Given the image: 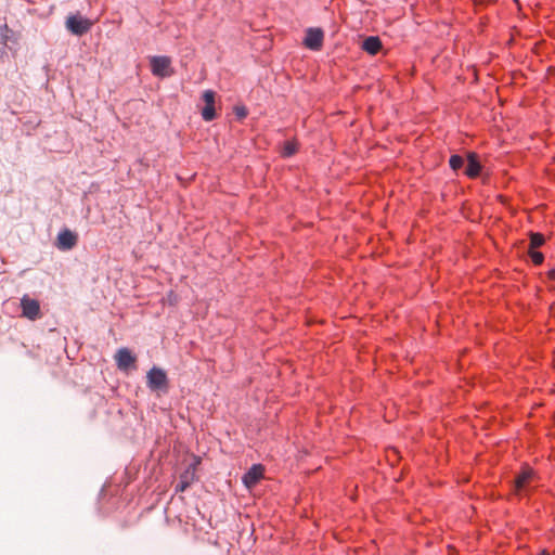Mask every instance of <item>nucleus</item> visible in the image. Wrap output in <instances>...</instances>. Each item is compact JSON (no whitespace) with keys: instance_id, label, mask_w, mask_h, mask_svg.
<instances>
[{"instance_id":"obj_6","label":"nucleus","mask_w":555,"mask_h":555,"mask_svg":"<svg viewBox=\"0 0 555 555\" xmlns=\"http://www.w3.org/2000/svg\"><path fill=\"white\" fill-rule=\"evenodd\" d=\"M77 244V235L70 230H63L57 234L56 247L61 250H69Z\"/></svg>"},{"instance_id":"obj_14","label":"nucleus","mask_w":555,"mask_h":555,"mask_svg":"<svg viewBox=\"0 0 555 555\" xmlns=\"http://www.w3.org/2000/svg\"><path fill=\"white\" fill-rule=\"evenodd\" d=\"M297 152V143L295 141H287L283 145L282 155L289 157Z\"/></svg>"},{"instance_id":"obj_9","label":"nucleus","mask_w":555,"mask_h":555,"mask_svg":"<svg viewBox=\"0 0 555 555\" xmlns=\"http://www.w3.org/2000/svg\"><path fill=\"white\" fill-rule=\"evenodd\" d=\"M263 476V468L261 465H253L248 472L243 476V483L247 488H253Z\"/></svg>"},{"instance_id":"obj_13","label":"nucleus","mask_w":555,"mask_h":555,"mask_svg":"<svg viewBox=\"0 0 555 555\" xmlns=\"http://www.w3.org/2000/svg\"><path fill=\"white\" fill-rule=\"evenodd\" d=\"M362 49L371 55H375L382 49V41L378 37L371 36L363 40Z\"/></svg>"},{"instance_id":"obj_5","label":"nucleus","mask_w":555,"mask_h":555,"mask_svg":"<svg viewBox=\"0 0 555 555\" xmlns=\"http://www.w3.org/2000/svg\"><path fill=\"white\" fill-rule=\"evenodd\" d=\"M324 34L321 28H309L304 40L305 46L313 51H318L323 46Z\"/></svg>"},{"instance_id":"obj_20","label":"nucleus","mask_w":555,"mask_h":555,"mask_svg":"<svg viewBox=\"0 0 555 555\" xmlns=\"http://www.w3.org/2000/svg\"><path fill=\"white\" fill-rule=\"evenodd\" d=\"M548 276H550V279L555 280V269H553L548 272Z\"/></svg>"},{"instance_id":"obj_7","label":"nucleus","mask_w":555,"mask_h":555,"mask_svg":"<svg viewBox=\"0 0 555 555\" xmlns=\"http://www.w3.org/2000/svg\"><path fill=\"white\" fill-rule=\"evenodd\" d=\"M115 360L118 369L127 371L134 365L137 358L128 348H120L115 354Z\"/></svg>"},{"instance_id":"obj_4","label":"nucleus","mask_w":555,"mask_h":555,"mask_svg":"<svg viewBox=\"0 0 555 555\" xmlns=\"http://www.w3.org/2000/svg\"><path fill=\"white\" fill-rule=\"evenodd\" d=\"M151 69L155 76H170L172 73L170 70V59L167 56H153L151 59Z\"/></svg>"},{"instance_id":"obj_12","label":"nucleus","mask_w":555,"mask_h":555,"mask_svg":"<svg viewBox=\"0 0 555 555\" xmlns=\"http://www.w3.org/2000/svg\"><path fill=\"white\" fill-rule=\"evenodd\" d=\"M481 166L479 164L478 157L475 153H469L467 156V166L465 169V173L469 178H476L480 172Z\"/></svg>"},{"instance_id":"obj_2","label":"nucleus","mask_w":555,"mask_h":555,"mask_svg":"<svg viewBox=\"0 0 555 555\" xmlns=\"http://www.w3.org/2000/svg\"><path fill=\"white\" fill-rule=\"evenodd\" d=\"M65 26L73 35L82 36L91 29L92 22L79 14H72L66 17Z\"/></svg>"},{"instance_id":"obj_19","label":"nucleus","mask_w":555,"mask_h":555,"mask_svg":"<svg viewBox=\"0 0 555 555\" xmlns=\"http://www.w3.org/2000/svg\"><path fill=\"white\" fill-rule=\"evenodd\" d=\"M235 114L240 117V118H244L247 116V109L242 106V107H235Z\"/></svg>"},{"instance_id":"obj_11","label":"nucleus","mask_w":555,"mask_h":555,"mask_svg":"<svg viewBox=\"0 0 555 555\" xmlns=\"http://www.w3.org/2000/svg\"><path fill=\"white\" fill-rule=\"evenodd\" d=\"M201 463L199 457H194L193 462L189 464L186 469L180 475V478L184 480V482H188L189 485H192L196 480V470L197 466Z\"/></svg>"},{"instance_id":"obj_18","label":"nucleus","mask_w":555,"mask_h":555,"mask_svg":"<svg viewBox=\"0 0 555 555\" xmlns=\"http://www.w3.org/2000/svg\"><path fill=\"white\" fill-rule=\"evenodd\" d=\"M191 485H189L188 482H184V480H182L180 478L179 482L177 483L176 486V492H183L185 491Z\"/></svg>"},{"instance_id":"obj_15","label":"nucleus","mask_w":555,"mask_h":555,"mask_svg":"<svg viewBox=\"0 0 555 555\" xmlns=\"http://www.w3.org/2000/svg\"><path fill=\"white\" fill-rule=\"evenodd\" d=\"M544 243V237L540 233H531L530 234V245L529 249H535L540 247Z\"/></svg>"},{"instance_id":"obj_21","label":"nucleus","mask_w":555,"mask_h":555,"mask_svg":"<svg viewBox=\"0 0 555 555\" xmlns=\"http://www.w3.org/2000/svg\"><path fill=\"white\" fill-rule=\"evenodd\" d=\"M539 555H550L545 550L541 551Z\"/></svg>"},{"instance_id":"obj_1","label":"nucleus","mask_w":555,"mask_h":555,"mask_svg":"<svg viewBox=\"0 0 555 555\" xmlns=\"http://www.w3.org/2000/svg\"><path fill=\"white\" fill-rule=\"evenodd\" d=\"M146 384L152 391L167 392L169 382L167 374L163 369L152 367L146 374Z\"/></svg>"},{"instance_id":"obj_8","label":"nucleus","mask_w":555,"mask_h":555,"mask_svg":"<svg viewBox=\"0 0 555 555\" xmlns=\"http://www.w3.org/2000/svg\"><path fill=\"white\" fill-rule=\"evenodd\" d=\"M203 100L205 102V107L202 111L203 119L206 121H210L216 117L215 92L211 90H206L203 93Z\"/></svg>"},{"instance_id":"obj_10","label":"nucleus","mask_w":555,"mask_h":555,"mask_svg":"<svg viewBox=\"0 0 555 555\" xmlns=\"http://www.w3.org/2000/svg\"><path fill=\"white\" fill-rule=\"evenodd\" d=\"M534 473L530 468L524 469L515 479V487L517 491L526 490L529 483L533 480Z\"/></svg>"},{"instance_id":"obj_16","label":"nucleus","mask_w":555,"mask_h":555,"mask_svg":"<svg viewBox=\"0 0 555 555\" xmlns=\"http://www.w3.org/2000/svg\"><path fill=\"white\" fill-rule=\"evenodd\" d=\"M449 164L453 170H457L463 166L464 159L460 155H452L449 160Z\"/></svg>"},{"instance_id":"obj_3","label":"nucleus","mask_w":555,"mask_h":555,"mask_svg":"<svg viewBox=\"0 0 555 555\" xmlns=\"http://www.w3.org/2000/svg\"><path fill=\"white\" fill-rule=\"evenodd\" d=\"M22 314L29 320H37L40 318V305L36 299L29 298L25 295L21 299Z\"/></svg>"},{"instance_id":"obj_17","label":"nucleus","mask_w":555,"mask_h":555,"mask_svg":"<svg viewBox=\"0 0 555 555\" xmlns=\"http://www.w3.org/2000/svg\"><path fill=\"white\" fill-rule=\"evenodd\" d=\"M528 254L534 264H541L543 262L544 257L542 253L537 251L535 249H529Z\"/></svg>"}]
</instances>
